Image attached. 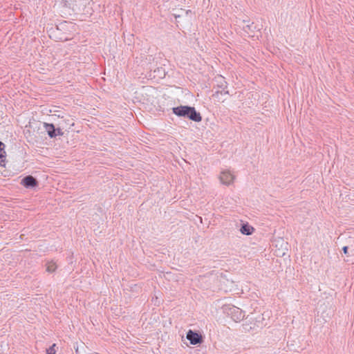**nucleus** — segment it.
I'll return each mask as SVG.
<instances>
[{
    "instance_id": "nucleus-1",
    "label": "nucleus",
    "mask_w": 354,
    "mask_h": 354,
    "mask_svg": "<svg viewBox=\"0 0 354 354\" xmlns=\"http://www.w3.org/2000/svg\"><path fill=\"white\" fill-rule=\"evenodd\" d=\"M172 111L177 116L184 117L194 122H199L202 120L201 113L193 106L181 105L174 107Z\"/></svg>"
},
{
    "instance_id": "nucleus-2",
    "label": "nucleus",
    "mask_w": 354,
    "mask_h": 354,
    "mask_svg": "<svg viewBox=\"0 0 354 354\" xmlns=\"http://www.w3.org/2000/svg\"><path fill=\"white\" fill-rule=\"evenodd\" d=\"M227 313L231 315L232 319L239 322L243 319L245 317V313L239 308L232 306L228 308Z\"/></svg>"
},
{
    "instance_id": "nucleus-3",
    "label": "nucleus",
    "mask_w": 354,
    "mask_h": 354,
    "mask_svg": "<svg viewBox=\"0 0 354 354\" xmlns=\"http://www.w3.org/2000/svg\"><path fill=\"white\" fill-rule=\"evenodd\" d=\"M187 339L192 345L200 344L203 342V336L197 331L189 330L186 335Z\"/></svg>"
},
{
    "instance_id": "nucleus-4",
    "label": "nucleus",
    "mask_w": 354,
    "mask_h": 354,
    "mask_svg": "<svg viewBox=\"0 0 354 354\" xmlns=\"http://www.w3.org/2000/svg\"><path fill=\"white\" fill-rule=\"evenodd\" d=\"M21 184L27 189H32L39 185V182L36 178L31 175H28L21 180Z\"/></svg>"
},
{
    "instance_id": "nucleus-5",
    "label": "nucleus",
    "mask_w": 354,
    "mask_h": 354,
    "mask_svg": "<svg viewBox=\"0 0 354 354\" xmlns=\"http://www.w3.org/2000/svg\"><path fill=\"white\" fill-rule=\"evenodd\" d=\"M234 178L235 176L230 171H223L219 176L221 183L226 185H230L233 183Z\"/></svg>"
},
{
    "instance_id": "nucleus-6",
    "label": "nucleus",
    "mask_w": 354,
    "mask_h": 354,
    "mask_svg": "<svg viewBox=\"0 0 354 354\" xmlns=\"http://www.w3.org/2000/svg\"><path fill=\"white\" fill-rule=\"evenodd\" d=\"M242 28L245 33V36L248 35V37H250L252 36L251 35L254 32L256 26H254V22L250 23V21L243 20Z\"/></svg>"
},
{
    "instance_id": "nucleus-7",
    "label": "nucleus",
    "mask_w": 354,
    "mask_h": 354,
    "mask_svg": "<svg viewBox=\"0 0 354 354\" xmlns=\"http://www.w3.org/2000/svg\"><path fill=\"white\" fill-rule=\"evenodd\" d=\"M216 82L218 83L217 86L218 88H221V91H216L215 92V95H218V93L222 94L224 93L225 94H228V91H225L227 88V82L225 80L224 77L222 76H218L216 77Z\"/></svg>"
},
{
    "instance_id": "nucleus-8",
    "label": "nucleus",
    "mask_w": 354,
    "mask_h": 354,
    "mask_svg": "<svg viewBox=\"0 0 354 354\" xmlns=\"http://www.w3.org/2000/svg\"><path fill=\"white\" fill-rule=\"evenodd\" d=\"M192 14V11L190 10H185L183 8H174L173 9V15L177 19L178 18H183L187 19L189 15Z\"/></svg>"
},
{
    "instance_id": "nucleus-9",
    "label": "nucleus",
    "mask_w": 354,
    "mask_h": 354,
    "mask_svg": "<svg viewBox=\"0 0 354 354\" xmlns=\"http://www.w3.org/2000/svg\"><path fill=\"white\" fill-rule=\"evenodd\" d=\"M43 126L45 131L50 138H56V127L53 123L44 122Z\"/></svg>"
},
{
    "instance_id": "nucleus-10",
    "label": "nucleus",
    "mask_w": 354,
    "mask_h": 354,
    "mask_svg": "<svg viewBox=\"0 0 354 354\" xmlns=\"http://www.w3.org/2000/svg\"><path fill=\"white\" fill-rule=\"evenodd\" d=\"M254 231V228L248 223L241 225L240 232L244 235H251Z\"/></svg>"
},
{
    "instance_id": "nucleus-11",
    "label": "nucleus",
    "mask_w": 354,
    "mask_h": 354,
    "mask_svg": "<svg viewBox=\"0 0 354 354\" xmlns=\"http://www.w3.org/2000/svg\"><path fill=\"white\" fill-rule=\"evenodd\" d=\"M74 348L75 350L76 354H88L87 348L84 343L82 342H81L80 344L77 343L76 346H74Z\"/></svg>"
},
{
    "instance_id": "nucleus-12",
    "label": "nucleus",
    "mask_w": 354,
    "mask_h": 354,
    "mask_svg": "<svg viewBox=\"0 0 354 354\" xmlns=\"http://www.w3.org/2000/svg\"><path fill=\"white\" fill-rule=\"evenodd\" d=\"M166 72L164 68L162 67H158L153 71V78H159L162 79L165 77Z\"/></svg>"
},
{
    "instance_id": "nucleus-13",
    "label": "nucleus",
    "mask_w": 354,
    "mask_h": 354,
    "mask_svg": "<svg viewBox=\"0 0 354 354\" xmlns=\"http://www.w3.org/2000/svg\"><path fill=\"white\" fill-rule=\"evenodd\" d=\"M4 149V143L0 141V166L1 167H5L6 151Z\"/></svg>"
},
{
    "instance_id": "nucleus-14",
    "label": "nucleus",
    "mask_w": 354,
    "mask_h": 354,
    "mask_svg": "<svg viewBox=\"0 0 354 354\" xmlns=\"http://www.w3.org/2000/svg\"><path fill=\"white\" fill-rule=\"evenodd\" d=\"M57 269V266L55 264V263L53 262V261H50V262H48L47 264H46V271L50 272V273H53Z\"/></svg>"
},
{
    "instance_id": "nucleus-15",
    "label": "nucleus",
    "mask_w": 354,
    "mask_h": 354,
    "mask_svg": "<svg viewBox=\"0 0 354 354\" xmlns=\"http://www.w3.org/2000/svg\"><path fill=\"white\" fill-rule=\"evenodd\" d=\"M348 246H344L342 248V251L344 252V254L349 256V255H354V250H351V253L348 252Z\"/></svg>"
},
{
    "instance_id": "nucleus-16",
    "label": "nucleus",
    "mask_w": 354,
    "mask_h": 354,
    "mask_svg": "<svg viewBox=\"0 0 354 354\" xmlns=\"http://www.w3.org/2000/svg\"><path fill=\"white\" fill-rule=\"evenodd\" d=\"M55 344H53L48 348L46 349V354H55L56 351L55 349Z\"/></svg>"
},
{
    "instance_id": "nucleus-17",
    "label": "nucleus",
    "mask_w": 354,
    "mask_h": 354,
    "mask_svg": "<svg viewBox=\"0 0 354 354\" xmlns=\"http://www.w3.org/2000/svg\"><path fill=\"white\" fill-rule=\"evenodd\" d=\"M55 133H56V136L64 135V132L62 131V129H61V127L56 128Z\"/></svg>"
}]
</instances>
